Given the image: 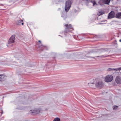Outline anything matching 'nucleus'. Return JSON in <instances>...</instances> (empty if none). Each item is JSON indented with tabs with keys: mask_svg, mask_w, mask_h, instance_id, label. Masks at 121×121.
<instances>
[{
	"mask_svg": "<svg viewBox=\"0 0 121 121\" xmlns=\"http://www.w3.org/2000/svg\"><path fill=\"white\" fill-rule=\"evenodd\" d=\"M71 5V3L70 0H67L65 3V10L66 12L69 11Z\"/></svg>",
	"mask_w": 121,
	"mask_h": 121,
	"instance_id": "nucleus-2",
	"label": "nucleus"
},
{
	"mask_svg": "<svg viewBox=\"0 0 121 121\" xmlns=\"http://www.w3.org/2000/svg\"><path fill=\"white\" fill-rule=\"evenodd\" d=\"M115 13L113 11H112L109 13L108 16V18H111L114 17Z\"/></svg>",
	"mask_w": 121,
	"mask_h": 121,
	"instance_id": "nucleus-8",
	"label": "nucleus"
},
{
	"mask_svg": "<svg viewBox=\"0 0 121 121\" xmlns=\"http://www.w3.org/2000/svg\"><path fill=\"white\" fill-rule=\"evenodd\" d=\"M115 81L117 84H121V77L120 76L117 77L116 78Z\"/></svg>",
	"mask_w": 121,
	"mask_h": 121,
	"instance_id": "nucleus-9",
	"label": "nucleus"
},
{
	"mask_svg": "<svg viewBox=\"0 0 121 121\" xmlns=\"http://www.w3.org/2000/svg\"><path fill=\"white\" fill-rule=\"evenodd\" d=\"M95 82H96V81L94 79L90 82L88 83V84L90 87L92 88H95L96 87Z\"/></svg>",
	"mask_w": 121,
	"mask_h": 121,
	"instance_id": "nucleus-4",
	"label": "nucleus"
},
{
	"mask_svg": "<svg viewBox=\"0 0 121 121\" xmlns=\"http://www.w3.org/2000/svg\"><path fill=\"white\" fill-rule=\"evenodd\" d=\"M86 1H90V2L93 3V6H94L95 5H98V4H96V2L94 0H86Z\"/></svg>",
	"mask_w": 121,
	"mask_h": 121,
	"instance_id": "nucleus-13",
	"label": "nucleus"
},
{
	"mask_svg": "<svg viewBox=\"0 0 121 121\" xmlns=\"http://www.w3.org/2000/svg\"><path fill=\"white\" fill-rule=\"evenodd\" d=\"M119 41L120 42H121V39H120L119 40Z\"/></svg>",
	"mask_w": 121,
	"mask_h": 121,
	"instance_id": "nucleus-25",
	"label": "nucleus"
},
{
	"mask_svg": "<svg viewBox=\"0 0 121 121\" xmlns=\"http://www.w3.org/2000/svg\"><path fill=\"white\" fill-rule=\"evenodd\" d=\"M65 26L66 27L65 31L66 33H67L70 30L73 29V28L71 25H69L68 26L67 24H66Z\"/></svg>",
	"mask_w": 121,
	"mask_h": 121,
	"instance_id": "nucleus-6",
	"label": "nucleus"
},
{
	"mask_svg": "<svg viewBox=\"0 0 121 121\" xmlns=\"http://www.w3.org/2000/svg\"><path fill=\"white\" fill-rule=\"evenodd\" d=\"M16 24L17 25H20L21 24L23 25V20H21L17 21L16 22Z\"/></svg>",
	"mask_w": 121,
	"mask_h": 121,
	"instance_id": "nucleus-12",
	"label": "nucleus"
},
{
	"mask_svg": "<svg viewBox=\"0 0 121 121\" xmlns=\"http://www.w3.org/2000/svg\"><path fill=\"white\" fill-rule=\"evenodd\" d=\"M39 42H40V43H41V41L40 40H39Z\"/></svg>",
	"mask_w": 121,
	"mask_h": 121,
	"instance_id": "nucleus-24",
	"label": "nucleus"
},
{
	"mask_svg": "<svg viewBox=\"0 0 121 121\" xmlns=\"http://www.w3.org/2000/svg\"><path fill=\"white\" fill-rule=\"evenodd\" d=\"M116 69L112 68H109L107 70L108 71H115L116 72Z\"/></svg>",
	"mask_w": 121,
	"mask_h": 121,
	"instance_id": "nucleus-18",
	"label": "nucleus"
},
{
	"mask_svg": "<svg viewBox=\"0 0 121 121\" xmlns=\"http://www.w3.org/2000/svg\"><path fill=\"white\" fill-rule=\"evenodd\" d=\"M6 76L3 75H0V81H3L6 79Z\"/></svg>",
	"mask_w": 121,
	"mask_h": 121,
	"instance_id": "nucleus-10",
	"label": "nucleus"
},
{
	"mask_svg": "<svg viewBox=\"0 0 121 121\" xmlns=\"http://www.w3.org/2000/svg\"><path fill=\"white\" fill-rule=\"evenodd\" d=\"M121 16V12L118 13L116 14L115 17L117 18H120V16Z\"/></svg>",
	"mask_w": 121,
	"mask_h": 121,
	"instance_id": "nucleus-14",
	"label": "nucleus"
},
{
	"mask_svg": "<svg viewBox=\"0 0 121 121\" xmlns=\"http://www.w3.org/2000/svg\"><path fill=\"white\" fill-rule=\"evenodd\" d=\"M110 0H104V4L107 5L109 4Z\"/></svg>",
	"mask_w": 121,
	"mask_h": 121,
	"instance_id": "nucleus-15",
	"label": "nucleus"
},
{
	"mask_svg": "<svg viewBox=\"0 0 121 121\" xmlns=\"http://www.w3.org/2000/svg\"><path fill=\"white\" fill-rule=\"evenodd\" d=\"M106 56H104V55H102L101 56H96L95 57H91V56H89V57H91V58H93V59H95V57H100L101 58H103V57H105Z\"/></svg>",
	"mask_w": 121,
	"mask_h": 121,
	"instance_id": "nucleus-19",
	"label": "nucleus"
},
{
	"mask_svg": "<svg viewBox=\"0 0 121 121\" xmlns=\"http://www.w3.org/2000/svg\"><path fill=\"white\" fill-rule=\"evenodd\" d=\"M43 46L41 44H40V45H39V48H41L42 47H43Z\"/></svg>",
	"mask_w": 121,
	"mask_h": 121,
	"instance_id": "nucleus-22",
	"label": "nucleus"
},
{
	"mask_svg": "<svg viewBox=\"0 0 121 121\" xmlns=\"http://www.w3.org/2000/svg\"><path fill=\"white\" fill-rule=\"evenodd\" d=\"M30 113H34L38 114L40 113V110L39 109H35L32 110L30 111Z\"/></svg>",
	"mask_w": 121,
	"mask_h": 121,
	"instance_id": "nucleus-7",
	"label": "nucleus"
},
{
	"mask_svg": "<svg viewBox=\"0 0 121 121\" xmlns=\"http://www.w3.org/2000/svg\"><path fill=\"white\" fill-rule=\"evenodd\" d=\"M105 13L104 12L103 10H100L97 13V15L99 16L101 15L104 14Z\"/></svg>",
	"mask_w": 121,
	"mask_h": 121,
	"instance_id": "nucleus-11",
	"label": "nucleus"
},
{
	"mask_svg": "<svg viewBox=\"0 0 121 121\" xmlns=\"http://www.w3.org/2000/svg\"><path fill=\"white\" fill-rule=\"evenodd\" d=\"M15 37V35H14L12 36L8 41V44H9L13 43L14 42Z\"/></svg>",
	"mask_w": 121,
	"mask_h": 121,
	"instance_id": "nucleus-5",
	"label": "nucleus"
},
{
	"mask_svg": "<svg viewBox=\"0 0 121 121\" xmlns=\"http://www.w3.org/2000/svg\"><path fill=\"white\" fill-rule=\"evenodd\" d=\"M18 109H19L20 110H22L23 109V108H18Z\"/></svg>",
	"mask_w": 121,
	"mask_h": 121,
	"instance_id": "nucleus-23",
	"label": "nucleus"
},
{
	"mask_svg": "<svg viewBox=\"0 0 121 121\" xmlns=\"http://www.w3.org/2000/svg\"><path fill=\"white\" fill-rule=\"evenodd\" d=\"M118 71L119 72H117L119 73H120L121 75V67L116 69V72H117Z\"/></svg>",
	"mask_w": 121,
	"mask_h": 121,
	"instance_id": "nucleus-17",
	"label": "nucleus"
},
{
	"mask_svg": "<svg viewBox=\"0 0 121 121\" xmlns=\"http://www.w3.org/2000/svg\"><path fill=\"white\" fill-rule=\"evenodd\" d=\"M7 46L8 47H9V46H8V45H7Z\"/></svg>",
	"mask_w": 121,
	"mask_h": 121,
	"instance_id": "nucleus-26",
	"label": "nucleus"
},
{
	"mask_svg": "<svg viewBox=\"0 0 121 121\" xmlns=\"http://www.w3.org/2000/svg\"><path fill=\"white\" fill-rule=\"evenodd\" d=\"M118 107L117 106H114L113 107V108L114 110H115L117 109L118 108Z\"/></svg>",
	"mask_w": 121,
	"mask_h": 121,
	"instance_id": "nucleus-21",
	"label": "nucleus"
},
{
	"mask_svg": "<svg viewBox=\"0 0 121 121\" xmlns=\"http://www.w3.org/2000/svg\"><path fill=\"white\" fill-rule=\"evenodd\" d=\"M99 4L101 6H102L104 4V0H100L98 2Z\"/></svg>",
	"mask_w": 121,
	"mask_h": 121,
	"instance_id": "nucleus-16",
	"label": "nucleus"
},
{
	"mask_svg": "<svg viewBox=\"0 0 121 121\" xmlns=\"http://www.w3.org/2000/svg\"><path fill=\"white\" fill-rule=\"evenodd\" d=\"M95 80L96 81V82H95L96 87L100 88L103 86V83L101 80L97 78L95 79Z\"/></svg>",
	"mask_w": 121,
	"mask_h": 121,
	"instance_id": "nucleus-1",
	"label": "nucleus"
},
{
	"mask_svg": "<svg viewBox=\"0 0 121 121\" xmlns=\"http://www.w3.org/2000/svg\"><path fill=\"white\" fill-rule=\"evenodd\" d=\"M113 79V76L111 75H108L106 76L104 78V81L107 82H110Z\"/></svg>",
	"mask_w": 121,
	"mask_h": 121,
	"instance_id": "nucleus-3",
	"label": "nucleus"
},
{
	"mask_svg": "<svg viewBox=\"0 0 121 121\" xmlns=\"http://www.w3.org/2000/svg\"><path fill=\"white\" fill-rule=\"evenodd\" d=\"M21 100H22V101L23 100V99H22Z\"/></svg>",
	"mask_w": 121,
	"mask_h": 121,
	"instance_id": "nucleus-27",
	"label": "nucleus"
},
{
	"mask_svg": "<svg viewBox=\"0 0 121 121\" xmlns=\"http://www.w3.org/2000/svg\"><path fill=\"white\" fill-rule=\"evenodd\" d=\"M53 121H60V119L59 118L57 117L55 118Z\"/></svg>",
	"mask_w": 121,
	"mask_h": 121,
	"instance_id": "nucleus-20",
	"label": "nucleus"
}]
</instances>
